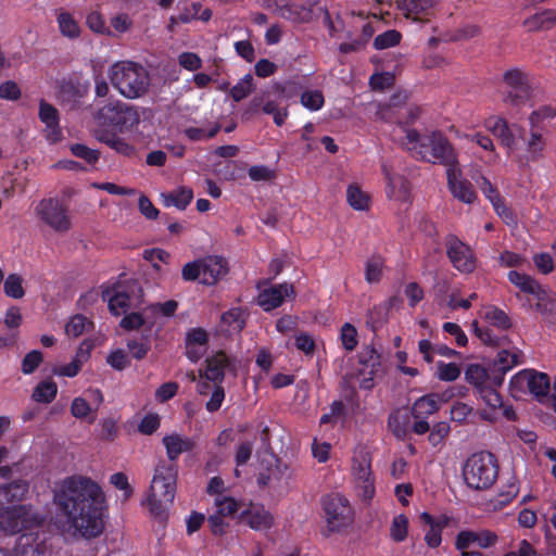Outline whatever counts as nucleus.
I'll use <instances>...</instances> for the list:
<instances>
[{"instance_id": "f257e3e1", "label": "nucleus", "mask_w": 556, "mask_h": 556, "mask_svg": "<svg viewBox=\"0 0 556 556\" xmlns=\"http://www.w3.org/2000/svg\"><path fill=\"white\" fill-rule=\"evenodd\" d=\"M55 501L83 538L93 539L103 532L105 498L100 485L90 478H66L55 494Z\"/></svg>"}, {"instance_id": "f03ea898", "label": "nucleus", "mask_w": 556, "mask_h": 556, "mask_svg": "<svg viewBox=\"0 0 556 556\" xmlns=\"http://www.w3.org/2000/svg\"><path fill=\"white\" fill-rule=\"evenodd\" d=\"M486 126L500 139L501 144L507 149L508 155L520 149L523 150V153L517 155L521 165L539 162L544 157L546 139L538 127L531 126L530 132L527 134L520 125L515 123L509 125L502 117L489 118Z\"/></svg>"}, {"instance_id": "7ed1b4c3", "label": "nucleus", "mask_w": 556, "mask_h": 556, "mask_svg": "<svg viewBox=\"0 0 556 556\" xmlns=\"http://www.w3.org/2000/svg\"><path fill=\"white\" fill-rule=\"evenodd\" d=\"M403 143L417 161L439 164L446 170L459 164L456 149L441 130L422 135L416 129L407 128Z\"/></svg>"}, {"instance_id": "20e7f679", "label": "nucleus", "mask_w": 556, "mask_h": 556, "mask_svg": "<svg viewBox=\"0 0 556 556\" xmlns=\"http://www.w3.org/2000/svg\"><path fill=\"white\" fill-rule=\"evenodd\" d=\"M177 478L178 468L173 465H156L150 485L148 505L151 515L160 520L166 519V511L174 502Z\"/></svg>"}, {"instance_id": "39448f33", "label": "nucleus", "mask_w": 556, "mask_h": 556, "mask_svg": "<svg viewBox=\"0 0 556 556\" xmlns=\"http://www.w3.org/2000/svg\"><path fill=\"white\" fill-rule=\"evenodd\" d=\"M112 86L127 99H138L144 96L150 86L148 71L139 63L121 61L109 70Z\"/></svg>"}, {"instance_id": "423d86ee", "label": "nucleus", "mask_w": 556, "mask_h": 556, "mask_svg": "<svg viewBox=\"0 0 556 556\" xmlns=\"http://www.w3.org/2000/svg\"><path fill=\"white\" fill-rule=\"evenodd\" d=\"M498 471L496 456L486 451L470 455L463 467L466 484L477 491L490 489L497 480Z\"/></svg>"}, {"instance_id": "0eeeda50", "label": "nucleus", "mask_w": 556, "mask_h": 556, "mask_svg": "<svg viewBox=\"0 0 556 556\" xmlns=\"http://www.w3.org/2000/svg\"><path fill=\"white\" fill-rule=\"evenodd\" d=\"M94 121L99 126L111 127L123 132L131 130L139 124L140 114L136 106L114 100L98 109Z\"/></svg>"}, {"instance_id": "6e6552de", "label": "nucleus", "mask_w": 556, "mask_h": 556, "mask_svg": "<svg viewBox=\"0 0 556 556\" xmlns=\"http://www.w3.org/2000/svg\"><path fill=\"white\" fill-rule=\"evenodd\" d=\"M494 372L492 368H485L481 364H469L465 370V379L471 384L477 395L489 406L492 410L501 407L503 403L502 395L497 391V386L493 381Z\"/></svg>"}, {"instance_id": "1a4fd4ad", "label": "nucleus", "mask_w": 556, "mask_h": 556, "mask_svg": "<svg viewBox=\"0 0 556 556\" xmlns=\"http://www.w3.org/2000/svg\"><path fill=\"white\" fill-rule=\"evenodd\" d=\"M488 326H480L477 320L471 323V328L475 336L485 345L489 346H501L502 340L506 337H500L493 332L489 327H495L498 330L505 331L513 327L510 317L500 307L495 305H488L483 307L479 313Z\"/></svg>"}, {"instance_id": "9d476101", "label": "nucleus", "mask_w": 556, "mask_h": 556, "mask_svg": "<svg viewBox=\"0 0 556 556\" xmlns=\"http://www.w3.org/2000/svg\"><path fill=\"white\" fill-rule=\"evenodd\" d=\"M42 522L40 516L30 505H16L0 508V532L16 534L22 531L33 532Z\"/></svg>"}, {"instance_id": "9b49d317", "label": "nucleus", "mask_w": 556, "mask_h": 556, "mask_svg": "<svg viewBox=\"0 0 556 556\" xmlns=\"http://www.w3.org/2000/svg\"><path fill=\"white\" fill-rule=\"evenodd\" d=\"M371 454L365 448L355 452L352 458V476L357 496L369 504L375 496V476L371 470Z\"/></svg>"}, {"instance_id": "f8f14e48", "label": "nucleus", "mask_w": 556, "mask_h": 556, "mask_svg": "<svg viewBox=\"0 0 556 556\" xmlns=\"http://www.w3.org/2000/svg\"><path fill=\"white\" fill-rule=\"evenodd\" d=\"M323 507L329 533L341 532L352 525L354 510L345 496L339 493L329 494L324 498Z\"/></svg>"}, {"instance_id": "ddd939ff", "label": "nucleus", "mask_w": 556, "mask_h": 556, "mask_svg": "<svg viewBox=\"0 0 556 556\" xmlns=\"http://www.w3.org/2000/svg\"><path fill=\"white\" fill-rule=\"evenodd\" d=\"M444 247L453 268L460 274H471L477 268L478 258L469 244L456 235L448 233L444 238Z\"/></svg>"}, {"instance_id": "4468645a", "label": "nucleus", "mask_w": 556, "mask_h": 556, "mask_svg": "<svg viewBox=\"0 0 556 556\" xmlns=\"http://www.w3.org/2000/svg\"><path fill=\"white\" fill-rule=\"evenodd\" d=\"M37 217L58 232H65L71 228L67 207L58 198H45L35 207Z\"/></svg>"}, {"instance_id": "2eb2a0df", "label": "nucleus", "mask_w": 556, "mask_h": 556, "mask_svg": "<svg viewBox=\"0 0 556 556\" xmlns=\"http://www.w3.org/2000/svg\"><path fill=\"white\" fill-rule=\"evenodd\" d=\"M142 296L143 291L138 281L119 283L114 288V294L109 298V309L114 316H121L130 308L139 307Z\"/></svg>"}, {"instance_id": "dca6fc26", "label": "nucleus", "mask_w": 556, "mask_h": 556, "mask_svg": "<svg viewBox=\"0 0 556 556\" xmlns=\"http://www.w3.org/2000/svg\"><path fill=\"white\" fill-rule=\"evenodd\" d=\"M503 83L509 88L505 102L513 105H520L530 100L532 89L529 84L528 74L519 68H511L504 73Z\"/></svg>"}, {"instance_id": "f3484780", "label": "nucleus", "mask_w": 556, "mask_h": 556, "mask_svg": "<svg viewBox=\"0 0 556 556\" xmlns=\"http://www.w3.org/2000/svg\"><path fill=\"white\" fill-rule=\"evenodd\" d=\"M381 172L386 180L387 198L402 204H410L412 193L409 181L403 175L394 173L387 163H382Z\"/></svg>"}, {"instance_id": "a211bd4d", "label": "nucleus", "mask_w": 556, "mask_h": 556, "mask_svg": "<svg viewBox=\"0 0 556 556\" xmlns=\"http://www.w3.org/2000/svg\"><path fill=\"white\" fill-rule=\"evenodd\" d=\"M267 7L280 17L292 23H307L313 18V4L309 1L299 3L290 0H266Z\"/></svg>"}, {"instance_id": "6ab92c4d", "label": "nucleus", "mask_w": 556, "mask_h": 556, "mask_svg": "<svg viewBox=\"0 0 556 556\" xmlns=\"http://www.w3.org/2000/svg\"><path fill=\"white\" fill-rule=\"evenodd\" d=\"M358 363L362 366L357 371L359 387L370 390L374 388V378L381 366V355L372 345H365L358 353Z\"/></svg>"}, {"instance_id": "aec40b11", "label": "nucleus", "mask_w": 556, "mask_h": 556, "mask_svg": "<svg viewBox=\"0 0 556 556\" xmlns=\"http://www.w3.org/2000/svg\"><path fill=\"white\" fill-rule=\"evenodd\" d=\"M204 377L213 383H223L225 372H236V358L224 351H217L205 359Z\"/></svg>"}, {"instance_id": "412c9836", "label": "nucleus", "mask_w": 556, "mask_h": 556, "mask_svg": "<svg viewBox=\"0 0 556 556\" xmlns=\"http://www.w3.org/2000/svg\"><path fill=\"white\" fill-rule=\"evenodd\" d=\"M446 180L448 190L454 198L467 204L475 202L477 199L476 191L472 184L469 180L463 178L459 164L446 170Z\"/></svg>"}, {"instance_id": "4be33fe9", "label": "nucleus", "mask_w": 556, "mask_h": 556, "mask_svg": "<svg viewBox=\"0 0 556 556\" xmlns=\"http://www.w3.org/2000/svg\"><path fill=\"white\" fill-rule=\"evenodd\" d=\"M286 298H295V290L292 283L282 282L262 290L257 296V304L265 312H270L281 306Z\"/></svg>"}, {"instance_id": "5701e85b", "label": "nucleus", "mask_w": 556, "mask_h": 556, "mask_svg": "<svg viewBox=\"0 0 556 556\" xmlns=\"http://www.w3.org/2000/svg\"><path fill=\"white\" fill-rule=\"evenodd\" d=\"M166 450L167 459H161L157 464L178 468V457L185 452H191L195 447V441L178 433L167 434L162 439Z\"/></svg>"}, {"instance_id": "b1692460", "label": "nucleus", "mask_w": 556, "mask_h": 556, "mask_svg": "<svg viewBox=\"0 0 556 556\" xmlns=\"http://www.w3.org/2000/svg\"><path fill=\"white\" fill-rule=\"evenodd\" d=\"M10 556H50L38 532H25L16 540Z\"/></svg>"}, {"instance_id": "393cba45", "label": "nucleus", "mask_w": 556, "mask_h": 556, "mask_svg": "<svg viewBox=\"0 0 556 556\" xmlns=\"http://www.w3.org/2000/svg\"><path fill=\"white\" fill-rule=\"evenodd\" d=\"M39 119L46 125V139L50 143H56L62 140L63 132L60 127V115L56 108L43 99L39 102Z\"/></svg>"}, {"instance_id": "a878e982", "label": "nucleus", "mask_w": 556, "mask_h": 556, "mask_svg": "<svg viewBox=\"0 0 556 556\" xmlns=\"http://www.w3.org/2000/svg\"><path fill=\"white\" fill-rule=\"evenodd\" d=\"M434 0H399L397 9L413 22L426 23L433 15Z\"/></svg>"}, {"instance_id": "bb28decb", "label": "nucleus", "mask_w": 556, "mask_h": 556, "mask_svg": "<svg viewBox=\"0 0 556 556\" xmlns=\"http://www.w3.org/2000/svg\"><path fill=\"white\" fill-rule=\"evenodd\" d=\"M203 278L200 283L205 286L216 285L229 271L228 261L219 255H206L202 257Z\"/></svg>"}, {"instance_id": "cd10ccee", "label": "nucleus", "mask_w": 556, "mask_h": 556, "mask_svg": "<svg viewBox=\"0 0 556 556\" xmlns=\"http://www.w3.org/2000/svg\"><path fill=\"white\" fill-rule=\"evenodd\" d=\"M521 355L522 353L519 350L511 352L509 350L503 349L497 352L491 365V368L494 372L493 381L495 384L502 386L505 375L515 366L521 364Z\"/></svg>"}, {"instance_id": "c85d7f7f", "label": "nucleus", "mask_w": 556, "mask_h": 556, "mask_svg": "<svg viewBox=\"0 0 556 556\" xmlns=\"http://www.w3.org/2000/svg\"><path fill=\"white\" fill-rule=\"evenodd\" d=\"M420 520L429 527L425 534L427 545L431 548L439 547L442 543V530L448 525V519L445 516L435 519L431 514L424 511L420 515Z\"/></svg>"}, {"instance_id": "c756f323", "label": "nucleus", "mask_w": 556, "mask_h": 556, "mask_svg": "<svg viewBox=\"0 0 556 556\" xmlns=\"http://www.w3.org/2000/svg\"><path fill=\"white\" fill-rule=\"evenodd\" d=\"M241 519L251 529L261 531L271 528L274 523L273 515L264 506L252 505L241 514Z\"/></svg>"}, {"instance_id": "7c9ffc66", "label": "nucleus", "mask_w": 556, "mask_h": 556, "mask_svg": "<svg viewBox=\"0 0 556 556\" xmlns=\"http://www.w3.org/2000/svg\"><path fill=\"white\" fill-rule=\"evenodd\" d=\"M523 26L529 31L549 30L556 27V10L545 9L535 12L523 21Z\"/></svg>"}, {"instance_id": "2f4dec72", "label": "nucleus", "mask_w": 556, "mask_h": 556, "mask_svg": "<svg viewBox=\"0 0 556 556\" xmlns=\"http://www.w3.org/2000/svg\"><path fill=\"white\" fill-rule=\"evenodd\" d=\"M247 324L245 313L241 307H232L220 316L222 331L231 333L241 332Z\"/></svg>"}, {"instance_id": "473e14b6", "label": "nucleus", "mask_w": 556, "mask_h": 556, "mask_svg": "<svg viewBox=\"0 0 556 556\" xmlns=\"http://www.w3.org/2000/svg\"><path fill=\"white\" fill-rule=\"evenodd\" d=\"M97 139L110 147L112 150L124 156L135 154V147L126 139L118 137L115 132L102 129L97 131Z\"/></svg>"}, {"instance_id": "72a5a7b5", "label": "nucleus", "mask_w": 556, "mask_h": 556, "mask_svg": "<svg viewBox=\"0 0 556 556\" xmlns=\"http://www.w3.org/2000/svg\"><path fill=\"white\" fill-rule=\"evenodd\" d=\"M28 483L18 479L0 486V497L8 502H21L28 492Z\"/></svg>"}, {"instance_id": "f704fd0d", "label": "nucleus", "mask_w": 556, "mask_h": 556, "mask_svg": "<svg viewBox=\"0 0 556 556\" xmlns=\"http://www.w3.org/2000/svg\"><path fill=\"white\" fill-rule=\"evenodd\" d=\"M164 205L175 206L180 211L186 210L193 199V191L190 188L180 187L169 193H163Z\"/></svg>"}, {"instance_id": "c9c22d12", "label": "nucleus", "mask_w": 556, "mask_h": 556, "mask_svg": "<svg viewBox=\"0 0 556 556\" xmlns=\"http://www.w3.org/2000/svg\"><path fill=\"white\" fill-rule=\"evenodd\" d=\"M56 22L59 25L60 33L62 36L70 38V39H76L80 35V27L77 21L74 18V16L65 11H61L56 15Z\"/></svg>"}, {"instance_id": "e433bc0d", "label": "nucleus", "mask_w": 556, "mask_h": 556, "mask_svg": "<svg viewBox=\"0 0 556 556\" xmlns=\"http://www.w3.org/2000/svg\"><path fill=\"white\" fill-rule=\"evenodd\" d=\"M508 280L528 294H539V291L542 290L533 278L517 270H510L508 273Z\"/></svg>"}, {"instance_id": "4c0bfd02", "label": "nucleus", "mask_w": 556, "mask_h": 556, "mask_svg": "<svg viewBox=\"0 0 556 556\" xmlns=\"http://www.w3.org/2000/svg\"><path fill=\"white\" fill-rule=\"evenodd\" d=\"M346 200L351 207L356 211H366L369 208L370 198L356 184H352L346 189Z\"/></svg>"}, {"instance_id": "58836bf2", "label": "nucleus", "mask_w": 556, "mask_h": 556, "mask_svg": "<svg viewBox=\"0 0 556 556\" xmlns=\"http://www.w3.org/2000/svg\"><path fill=\"white\" fill-rule=\"evenodd\" d=\"M439 409L438 395L428 394L419 397L413 406V415L416 418L428 416Z\"/></svg>"}, {"instance_id": "ea45409f", "label": "nucleus", "mask_w": 556, "mask_h": 556, "mask_svg": "<svg viewBox=\"0 0 556 556\" xmlns=\"http://www.w3.org/2000/svg\"><path fill=\"white\" fill-rule=\"evenodd\" d=\"M58 393V386L53 380H45L37 384L33 392V399L38 403H51Z\"/></svg>"}, {"instance_id": "a19ab883", "label": "nucleus", "mask_w": 556, "mask_h": 556, "mask_svg": "<svg viewBox=\"0 0 556 556\" xmlns=\"http://www.w3.org/2000/svg\"><path fill=\"white\" fill-rule=\"evenodd\" d=\"M202 4L200 2H193L190 8H185L182 12L179 13L178 20L182 24H188L193 20H201L203 22H207L212 17V11L210 9H204L201 11Z\"/></svg>"}, {"instance_id": "79ce46f5", "label": "nucleus", "mask_w": 556, "mask_h": 556, "mask_svg": "<svg viewBox=\"0 0 556 556\" xmlns=\"http://www.w3.org/2000/svg\"><path fill=\"white\" fill-rule=\"evenodd\" d=\"M530 378H531V370H528V369H522L519 372H517L516 375H514L509 381L510 394L516 399H519L523 394H526L529 390L530 383H527V382L530 381Z\"/></svg>"}, {"instance_id": "37998d69", "label": "nucleus", "mask_w": 556, "mask_h": 556, "mask_svg": "<svg viewBox=\"0 0 556 556\" xmlns=\"http://www.w3.org/2000/svg\"><path fill=\"white\" fill-rule=\"evenodd\" d=\"M527 383H530L528 392L536 397L547 395L551 386L548 375L532 370L530 381Z\"/></svg>"}, {"instance_id": "c03bdc74", "label": "nucleus", "mask_w": 556, "mask_h": 556, "mask_svg": "<svg viewBox=\"0 0 556 556\" xmlns=\"http://www.w3.org/2000/svg\"><path fill=\"white\" fill-rule=\"evenodd\" d=\"M86 88L83 87L78 81H74L72 79L64 80L60 86V94L63 100L77 102L84 98Z\"/></svg>"}, {"instance_id": "a18cd8bd", "label": "nucleus", "mask_w": 556, "mask_h": 556, "mask_svg": "<svg viewBox=\"0 0 556 556\" xmlns=\"http://www.w3.org/2000/svg\"><path fill=\"white\" fill-rule=\"evenodd\" d=\"M4 294L9 298L18 300L25 295L23 279L17 274H10L3 282Z\"/></svg>"}, {"instance_id": "49530a36", "label": "nucleus", "mask_w": 556, "mask_h": 556, "mask_svg": "<svg viewBox=\"0 0 556 556\" xmlns=\"http://www.w3.org/2000/svg\"><path fill=\"white\" fill-rule=\"evenodd\" d=\"M383 260L380 256L370 257L365 264V280L368 283H377L381 280Z\"/></svg>"}, {"instance_id": "de8ad7c7", "label": "nucleus", "mask_w": 556, "mask_h": 556, "mask_svg": "<svg viewBox=\"0 0 556 556\" xmlns=\"http://www.w3.org/2000/svg\"><path fill=\"white\" fill-rule=\"evenodd\" d=\"M253 90V77L251 74L244 75L231 89L230 96L236 102L247 98Z\"/></svg>"}, {"instance_id": "09e8293b", "label": "nucleus", "mask_w": 556, "mask_h": 556, "mask_svg": "<svg viewBox=\"0 0 556 556\" xmlns=\"http://www.w3.org/2000/svg\"><path fill=\"white\" fill-rule=\"evenodd\" d=\"M408 518L404 514L395 516L390 528V536L394 542H403L407 538Z\"/></svg>"}, {"instance_id": "8fccbe9b", "label": "nucleus", "mask_w": 556, "mask_h": 556, "mask_svg": "<svg viewBox=\"0 0 556 556\" xmlns=\"http://www.w3.org/2000/svg\"><path fill=\"white\" fill-rule=\"evenodd\" d=\"M402 35L395 29H389L378 35L374 40V48L376 50H384L388 48L395 47L400 43Z\"/></svg>"}, {"instance_id": "3c124183", "label": "nucleus", "mask_w": 556, "mask_h": 556, "mask_svg": "<svg viewBox=\"0 0 556 556\" xmlns=\"http://www.w3.org/2000/svg\"><path fill=\"white\" fill-rule=\"evenodd\" d=\"M340 340L344 350L354 351L358 344L357 329L350 323L343 324L340 330Z\"/></svg>"}, {"instance_id": "603ef678", "label": "nucleus", "mask_w": 556, "mask_h": 556, "mask_svg": "<svg viewBox=\"0 0 556 556\" xmlns=\"http://www.w3.org/2000/svg\"><path fill=\"white\" fill-rule=\"evenodd\" d=\"M73 155L86 161L89 165L96 164L100 159V152L83 143H74L70 147Z\"/></svg>"}, {"instance_id": "864d4df0", "label": "nucleus", "mask_w": 556, "mask_h": 556, "mask_svg": "<svg viewBox=\"0 0 556 556\" xmlns=\"http://www.w3.org/2000/svg\"><path fill=\"white\" fill-rule=\"evenodd\" d=\"M220 130V125L215 124L210 130L200 127H188L184 129V135L190 141H202L215 137Z\"/></svg>"}, {"instance_id": "5fc2aeb1", "label": "nucleus", "mask_w": 556, "mask_h": 556, "mask_svg": "<svg viewBox=\"0 0 556 556\" xmlns=\"http://www.w3.org/2000/svg\"><path fill=\"white\" fill-rule=\"evenodd\" d=\"M519 493V483L516 477H510L506 484L502 486L498 497L501 505L509 504Z\"/></svg>"}, {"instance_id": "6e6d98bb", "label": "nucleus", "mask_w": 556, "mask_h": 556, "mask_svg": "<svg viewBox=\"0 0 556 556\" xmlns=\"http://www.w3.org/2000/svg\"><path fill=\"white\" fill-rule=\"evenodd\" d=\"M460 376V368L456 363H438L437 377L441 381H455Z\"/></svg>"}, {"instance_id": "4d7b16f0", "label": "nucleus", "mask_w": 556, "mask_h": 556, "mask_svg": "<svg viewBox=\"0 0 556 556\" xmlns=\"http://www.w3.org/2000/svg\"><path fill=\"white\" fill-rule=\"evenodd\" d=\"M301 103L311 111H318L324 105V96L319 90H307L301 94Z\"/></svg>"}, {"instance_id": "13d9d810", "label": "nucleus", "mask_w": 556, "mask_h": 556, "mask_svg": "<svg viewBox=\"0 0 556 556\" xmlns=\"http://www.w3.org/2000/svg\"><path fill=\"white\" fill-rule=\"evenodd\" d=\"M215 505L217 507L215 513L224 518L233 516L239 509L238 502L229 496L216 497Z\"/></svg>"}, {"instance_id": "bf43d9fd", "label": "nucleus", "mask_w": 556, "mask_h": 556, "mask_svg": "<svg viewBox=\"0 0 556 556\" xmlns=\"http://www.w3.org/2000/svg\"><path fill=\"white\" fill-rule=\"evenodd\" d=\"M181 277L185 281H195L203 278L202 258L189 262L182 266Z\"/></svg>"}, {"instance_id": "052dcab7", "label": "nucleus", "mask_w": 556, "mask_h": 556, "mask_svg": "<svg viewBox=\"0 0 556 556\" xmlns=\"http://www.w3.org/2000/svg\"><path fill=\"white\" fill-rule=\"evenodd\" d=\"M87 318L81 314L74 315L65 325V333L68 337L77 338L85 331Z\"/></svg>"}, {"instance_id": "680f3d73", "label": "nucleus", "mask_w": 556, "mask_h": 556, "mask_svg": "<svg viewBox=\"0 0 556 556\" xmlns=\"http://www.w3.org/2000/svg\"><path fill=\"white\" fill-rule=\"evenodd\" d=\"M208 343V334L201 327L190 329L186 334V346H206Z\"/></svg>"}, {"instance_id": "e2e57ef3", "label": "nucleus", "mask_w": 556, "mask_h": 556, "mask_svg": "<svg viewBox=\"0 0 556 556\" xmlns=\"http://www.w3.org/2000/svg\"><path fill=\"white\" fill-rule=\"evenodd\" d=\"M42 362V354L38 350L27 353L22 361V372L25 375L33 374Z\"/></svg>"}, {"instance_id": "0e129e2a", "label": "nucleus", "mask_w": 556, "mask_h": 556, "mask_svg": "<svg viewBox=\"0 0 556 556\" xmlns=\"http://www.w3.org/2000/svg\"><path fill=\"white\" fill-rule=\"evenodd\" d=\"M477 532L470 530H463L458 532L455 540V547L457 551L469 552L468 548L472 544H477Z\"/></svg>"}, {"instance_id": "69168bd1", "label": "nucleus", "mask_w": 556, "mask_h": 556, "mask_svg": "<svg viewBox=\"0 0 556 556\" xmlns=\"http://www.w3.org/2000/svg\"><path fill=\"white\" fill-rule=\"evenodd\" d=\"M179 386L177 382L169 381L161 384L155 391V399L160 403H165L172 400L178 392Z\"/></svg>"}, {"instance_id": "338daca9", "label": "nucleus", "mask_w": 556, "mask_h": 556, "mask_svg": "<svg viewBox=\"0 0 556 556\" xmlns=\"http://www.w3.org/2000/svg\"><path fill=\"white\" fill-rule=\"evenodd\" d=\"M71 413L77 419H85L90 415L91 406L86 399L78 396L72 401Z\"/></svg>"}, {"instance_id": "774afa93", "label": "nucleus", "mask_w": 556, "mask_h": 556, "mask_svg": "<svg viewBox=\"0 0 556 556\" xmlns=\"http://www.w3.org/2000/svg\"><path fill=\"white\" fill-rule=\"evenodd\" d=\"M178 62L181 67L190 72L198 71L202 67L201 58L193 52H182L178 56Z\"/></svg>"}]
</instances>
